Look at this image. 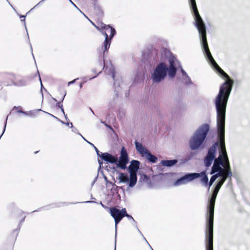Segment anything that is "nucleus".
<instances>
[{"mask_svg": "<svg viewBox=\"0 0 250 250\" xmlns=\"http://www.w3.org/2000/svg\"><path fill=\"white\" fill-rule=\"evenodd\" d=\"M212 67L226 81L220 86L219 93L214 100V104L217 112V135L219 142V156L214 159V162L227 167L228 176H232L230 166L227 155L225 143V124L226 111L228 101L232 90L233 81L217 64L210 63Z\"/></svg>", "mask_w": 250, "mask_h": 250, "instance_id": "obj_1", "label": "nucleus"}, {"mask_svg": "<svg viewBox=\"0 0 250 250\" xmlns=\"http://www.w3.org/2000/svg\"><path fill=\"white\" fill-rule=\"evenodd\" d=\"M195 20V25L199 33L201 45L203 52L209 63H217L209 51L207 39L205 24L198 11L195 0H189Z\"/></svg>", "mask_w": 250, "mask_h": 250, "instance_id": "obj_2", "label": "nucleus"}, {"mask_svg": "<svg viewBox=\"0 0 250 250\" xmlns=\"http://www.w3.org/2000/svg\"><path fill=\"white\" fill-rule=\"evenodd\" d=\"M231 176H228L227 174L226 176L221 177L220 179L217 182L215 186L210 198L208 200L206 216L207 222L206 234H213L214 211L216 198L221 187L227 180V178Z\"/></svg>", "mask_w": 250, "mask_h": 250, "instance_id": "obj_3", "label": "nucleus"}, {"mask_svg": "<svg viewBox=\"0 0 250 250\" xmlns=\"http://www.w3.org/2000/svg\"><path fill=\"white\" fill-rule=\"evenodd\" d=\"M96 27L105 36L103 45L101 48L103 50V56L99 59L100 67L101 69H103L105 68L104 57L110 47L111 40L116 34V30L109 25H106L103 23H101L100 27L96 26Z\"/></svg>", "mask_w": 250, "mask_h": 250, "instance_id": "obj_4", "label": "nucleus"}, {"mask_svg": "<svg viewBox=\"0 0 250 250\" xmlns=\"http://www.w3.org/2000/svg\"><path fill=\"white\" fill-rule=\"evenodd\" d=\"M209 129V125L204 124L193 133L189 140V146L191 150H196L201 147L207 137Z\"/></svg>", "mask_w": 250, "mask_h": 250, "instance_id": "obj_5", "label": "nucleus"}, {"mask_svg": "<svg viewBox=\"0 0 250 250\" xmlns=\"http://www.w3.org/2000/svg\"><path fill=\"white\" fill-rule=\"evenodd\" d=\"M167 75L166 64L161 62L157 65L151 74L153 83H159L164 81Z\"/></svg>", "mask_w": 250, "mask_h": 250, "instance_id": "obj_6", "label": "nucleus"}, {"mask_svg": "<svg viewBox=\"0 0 250 250\" xmlns=\"http://www.w3.org/2000/svg\"><path fill=\"white\" fill-rule=\"evenodd\" d=\"M140 163L137 160L131 161L128 170L129 173V182L128 187L133 188L136 184L137 181V173L139 168Z\"/></svg>", "mask_w": 250, "mask_h": 250, "instance_id": "obj_7", "label": "nucleus"}, {"mask_svg": "<svg viewBox=\"0 0 250 250\" xmlns=\"http://www.w3.org/2000/svg\"><path fill=\"white\" fill-rule=\"evenodd\" d=\"M135 145L137 151L141 154V156L145 157L149 162L155 163L157 162V157L152 155L148 149L144 147L141 143L136 141Z\"/></svg>", "mask_w": 250, "mask_h": 250, "instance_id": "obj_8", "label": "nucleus"}, {"mask_svg": "<svg viewBox=\"0 0 250 250\" xmlns=\"http://www.w3.org/2000/svg\"><path fill=\"white\" fill-rule=\"evenodd\" d=\"M219 146V142L214 143L208 149L207 154L204 160L206 167H210L215 158L217 148Z\"/></svg>", "mask_w": 250, "mask_h": 250, "instance_id": "obj_9", "label": "nucleus"}, {"mask_svg": "<svg viewBox=\"0 0 250 250\" xmlns=\"http://www.w3.org/2000/svg\"><path fill=\"white\" fill-rule=\"evenodd\" d=\"M129 161L128 155L125 147H122L121 151L120 156L119 160L117 158V162L115 164L117 166L122 169H125L126 168V165Z\"/></svg>", "mask_w": 250, "mask_h": 250, "instance_id": "obj_10", "label": "nucleus"}, {"mask_svg": "<svg viewBox=\"0 0 250 250\" xmlns=\"http://www.w3.org/2000/svg\"><path fill=\"white\" fill-rule=\"evenodd\" d=\"M169 67H167L166 65L167 74L169 78L173 79L176 75L177 67H178V65L179 64V62L176 59L171 58L169 59Z\"/></svg>", "mask_w": 250, "mask_h": 250, "instance_id": "obj_11", "label": "nucleus"}, {"mask_svg": "<svg viewBox=\"0 0 250 250\" xmlns=\"http://www.w3.org/2000/svg\"><path fill=\"white\" fill-rule=\"evenodd\" d=\"M110 211L111 215L114 219L115 228L116 229L117 224L125 217V214H126V209L124 208L120 210L116 208H110Z\"/></svg>", "mask_w": 250, "mask_h": 250, "instance_id": "obj_12", "label": "nucleus"}, {"mask_svg": "<svg viewBox=\"0 0 250 250\" xmlns=\"http://www.w3.org/2000/svg\"><path fill=\"white\" fill-rule=\"evenodd\" d=\"M214 173H220L221 177L226 176L227 167H223L222 165L217 163V162H214L210 174H213Z\"/></svg>", "mask_w": 250, "mask_h": 250, "instance_id": "obj_13", "label": "nucleus"}, {"mask_svg": "<svg viewBox=\"0 0 250 250\" xmlns=\"http://www.w3.org/2000/svg\"><path fill=\"white\" fill-rule=\"evenodd\" d=\"M101 158L102 160L111 164H115L117 162V157L106 152L101 153Z\"/></svg>", "mask_w": 250, "mask_h": 250, "instance_id": "obj_14", "label": "nucleus"}, {"mask_svg": "<svg viewBox=\"0 0 250 250\" xmlns=\"http://www.w3.org/2000/svg\"><path fill=\"white\" fill-rule=\"evenodd\" d=\"M206 250H213V234H206Z\"/></svg>", "mask_w": 250, "mask_h": 250, "instance_id": "obj_15", "label": "nucleus"}, {"mask_svg": "<svg viewBox=\"0 0 250 250\" xmlns=\"http://www.w3.org/2000/svg\"><path fill=\"white\" fill-rule=\"evenodd\" d=\"M183 177L184 178L186 182L188 184L193 180L199 178L200 177V174H198V173H188L184 175Z\"/></svg>", "mask_w": 250, "mask_h": 250, "instance_id": "obj_16", "label": "nucleus"}, {"mask_svg": "<svg viewBox=\"0 0 250 250\" xmlns=\"http://www.w3.org/2000/svg\"><path fill=\"white\" fill-rule=\"evenodd\" d=\"M105 71H106V73L108 75H111L112 78L115 81V82H114V85H115V87L116 88V83L117 82H116V81L115 80V69H114V68L111 64L109 67L107 66L105 68Z\"/></svg>", "mask_w": 250, "mask_h": 250, "instance_id": "obj_17", "label": "nucleus"}, {"mask_svg": "<svg viewBox=\"0 0 250 250\" xmlns=\"http://www.w3.org/2000/svg\"><path fill=\"white\" fill-rule=\"evenodd\" d=\"M119 180L120 183L128 184L129 177L127 173L121 172L119 173Z\"/></svg>", "mask_w": 250, "mask_h": 250, "instance_id": "obj_18", "label": "nucleus"}, {"mask_svg": "<svg viewBox=\"0 0 250 250\" xmlns=\"http://www.w3.org/2000/svg\"><path fill=\"white\" fill-rule=\"evenodd\" d=\"M178 162V161L176 159L170 160H162L161 162V164L162 166L167 167H171L175 164H176Z\"/></svg>", "mask_w": 250, "mask_h": 250, "instance_id": "obj_19", "label": "nucleus"}, {"mask_svg": "<svg viewBox=\"0 0 250 250\" xmlns=\"http://www.w3.org/2000/svg\"><path fill=\"white\" fill-rule=\"evenodd\" d=\"M198 173L200 174L199 177H202L201 179V182L203 184L204 186H207L208 185V178L206 174V172L202 171L200 173Z\"/></svg>", "mask_w": 250, "mask_h": 250, "instance_id": "obj_20", "label": "nucleus"}, {"mask_svg": "<svg viewBox=\"0 0 250 250\" xmlns=\"http://www.w3.org/2000/svg\"><path fill=\"white\" fill-rule=\"evenodd\" d=\"M187 183L186 182L183 177H181L180 178L177 179L173 183V186L178 187L182 185H185Z\"/></svg>", "mask_w": 250, "mask_h": 250, "instance_id": "obj_21", "label": "nucleus"}, {"mask_svg": "<svg viewBox=\"0 0 250 250\" xmlns=\"http://www.w3.org/2000/svg\"><path fill=\"white\" fill-rule=\"evenodd\" d=\"M27 83V80L25 78H21L18 80L16 83H14L15 85L19 86H25Z\"/></svg>", "mask_w": 250, "mask_h": 250, "instance_id": "obj_22", "label": "nucleus"}, {"mask_svg": "<svg viewBox=\"0 0 250 250\" xmlns=\"http://www.w3.org/2000/svg\"><path fill=\"white\" fill-rule=\"evenodd\" d=\"M183 81L185 84L187 85H191L193 84L190 78L188 75L184 78Z\"/></svg>", "mask_w": 250, "mask_h": 250, "instance_id": "obj_23", "label": "nucleus"}, {"mask_svg": "<svg viewBox=\"0 0 250 250\" xmlns=\"http://www.w3.org/2000/svg\"><path fill=\"white\" fill-rule=\"evenodd\" d=\"M212 176L211 177L210 179V181L213 183L214 182V181L218 178L220 177V173H214L213 174H212Z\"/></svg>", "mask_w": 250, "mask_h": 250, "instance_id": "obj_24", "label": "nucleus"}, {"mask_svg": "<svg viewBox=\"0 0 250 250\" xmlns=\"http://www.w3.org/2000/svg\"><path fill=\"white\" fill-rule=\"evenodd\" d=\"M132 225L134 226L137 229V230L138 231V232H139V233L142 236V237H143V239L146 241V239L145 238V237L144 236V235H143V234L142 233V232H141V231L139 230V229H138V228L137 227V222L135 221V220H134L133 221H132Z\"/></svg>", "mask_w": 250, "mask_h": 250, "instance_id": "obj_25", "label": "nucleus"}, {"mask_svg": "<svg viewBox=\"0 0 250 250\" xmlns=\"http://www.w3.org/2000/svg\"><path fill=\"white\" fill-rule=\"evenodd\" d=\"M178 67H180L181 68V72L182 73V75L186 77V76H188V74L187 73H186V72L183 69L182 66L181 65L180 63H179V64L178 65Z\"/></svg>", "mask_w": 250, "mask_h": 250, "instance_id": "obj_26", "label": "nucleus"}, {"mask_svg": "<svg viewBox=\"0 0 250 250\" xmlns=\"http://www.w3.org/2000/svg\"><path fill=\"white\" fill-rule=\"evenodd\" d=\"M20 18L21 19V21H24V24L26 31L27 32V29L26 28V24H25V16H21Z\"/></svg>", "mask_w": 250, "mask_h": 250, "instance_id": "obj_27", "label": "nucleus"}, {"mask_svg": "<svg viewBox=\"0 0 250 250\" xmlns=\"http://www.w3.org/2000/svg\"><path fill=\"white\" fill-rule=\"evenodd\" d=\"M39 111H41V109H39L37 111H30L31 113L29 114L28 116H30L31 117L34 116L36 115V113Z\"/></svg>", "mask_w": 250, "mask_h": 250, "instance_id": "obj_28", "label": "nucleus"}, {"mask_svg": "<svg viewBox=\"0 0 250 250\" xmlns=\"http://www.w3.org/2000/svg\"><path fill=\"white\" fill-rule=\"evenodd\" d=\"M125 216L129 220H130L132 221L134 220V218L132 217V216H131L130 215L127 214L126 212V214L125 213Z\"/></svg>", "mask_w": 250, "mask_h": 250, "instance_id": "obj_29", "label": "nucleus"}, {"mask_svg": "<svg viewBox=\"0 0 250 250\" xmlns=\"http://www.w3.org/2000/svg\"><path fill=\"white\" fill-rule=\"evenodd\" d=\"M94 148H95L97 156L99 157H101L102 153L98 149V148L94 146Z\"/></svg>", "mask_w": 250, "mask_h": 250, "instance_id": "obj_30", "label": "nucleus"}, {"mask_svg": "<svg viewBox=\"0 0 250 250\" xmlns=\"http://www.w3.org/2000/svg\"><path fill=\"white\" fill-rule=\"evenodd\" d=\"M66 125L71 128H73V124L72 123H70V122H67V123L65 124Z\"/></svg>", "mask_w": 250, "mask_h": 250, "instance_id": "obj_31", "label": "nucleus"}, {"mask_svg": "<svg viewBox=\"0 0 250 250\" xmlns=\"http://www.w3.org/2000/svg\"><path fill=\"white\" fill-rule=\"evenodd\" d=\"M56 106L59 107L60 109L63 107L62 104H61V102H59L57 104Z\"/></svg>", "mask_w": 250, "mask_h": 250, "instance_id": "obj_32", "label": "nucleus"}, {"mask_svg": "<svg viewBox=\"0 0 250 250\" xmlns=\"http://www.w3.org/2000/svg\"><path fill=\"white\" fill-rule=\"evenodd\" d=\"M78 79L77 78V79H74V80H73V81H70V82H68V84H68V86H69L70 84L74 83L75 82V81H76L77 80H78Z\"/></svg>", "mask_w": 250, "mask_h": 250, "instance_id": "obj_33", "label": "nucleus"}, {"mask_svg": "<svg viewBox=\"0 0 250 250\" xmlns=\"http://www.w3.org/2000/svg\"><path fill=\"white\" fill-rule=\"evenodd\" d=\"M31 113V111H29V112H25V111H22V114L26 115V116H28V115L29 114H30Z\"/></svg>", "mask_w": 250, "mask_h": 250, "instance_id": "obj_34", "label": "nucleus"}, {"mask_svg": "<svg viewBox=\"0 0 250 250\" xmlns=\"http://www.w3.org/2000/svg\"><path fill=\"white\" fill-rule=\"evenodd\" d=\"M213 182H211L210 180H209V182H208V189H209V188L212 186V185L213 184ZM209 190V189H208Z\"/></svg>", "mask_w": 250, "mask_h": 250, "instance_id": "obj_35", "label": "nucleus"}, {"mask_svg": "<svg viewBox=\"0 0 250 250\" xmlns=\"http://www.w3.org/2000/svg\"><path fill=\"white\" fill-rule=\"evenodd\" d=\"M61 109V111L63 113V114H64V116H65V119L66 120H67V116L66 115H65V113H64V109L63 108V107Z\"/></svg>", "mask_w": 250, "mask_h": 250, "instance_id": "obj_36", "label": "nucleus"}, {"mask_svg": "<svg viewBox=\"0 0 250 250\" xmlns=\"http://www.w3.org/2000/svg\"><path fill=\"white\" fill-rule=\"evenodd\" d=\"M17 108H18V109H18V112L19 113H22V111H23L21 109V107H17Z\"/></svg>", "mask_w": 250, "mask_h": 250, "instance_id": "obj_37", "label": "nucleus"}, {"mask_svg": "<svg viewBox=\"0 0 250 250\" xmlns=\"http://www.w3.org/2000/svg\"><path fill=\"white\" fill-rule=\"evenodd\" d=\"M72 131L73 132H75V133H77V132H78V129H77V128H73V127Z\"/></svg>", "mask_w": 250, "mask_h": 250, "instance_id": "obj_38", "label": "nucleus"}, {"mask_svg": "<svg viewBox=\"0 0 250 250\" xmlns=\"http://www.w3.org/2000/svg\"><path fill=\"white\" fill-rule=\"evenodd\" d=\"M39 79L41 82V91H42V88H43V85L42 84V80L41 77L39 76Z\"/></svg>", "mask_w": 250, "mask_h": 250, "instance_id": "obj_39", "label": "nucleus"}, {"mask_svg": "<svg viewBox=\"0 0 250 250\" xmlns=\"http://www.w3.org/2000/svg\"><path fill=\"white\" fill-rule=\"evenodd\" d=\"M65 95H66V92L65 93V94H64V96H63L62 98L61 99V103L63 101Z\"/></svg>", "mask_w": 250, "mask_h": 250, "instance_id": "obj_40", "label": "nucleus"}, {"mask_svg": "<svg viewBox=\"0 0 250 250\" xmlns=\"http://www.w3.org/2000/svg\"><path fill=\"white\" fill-rule=\"evenodd\" d=\"M83 83H85L87 81V79L86 77H83Z\"/></svg>", "mask_w": 250, "mask_h": 250, "instance_id": "obj_41", "label": "nucleus"}, {"mask_svg": "<svg viewBox=\"0 0 250 250\" xmlns=\"http://www.w3.org/2000/svg\"><path fill=\"white\" fill-rule=\"evenodd\" d=\"M69 0V1H70V2H71L73 5H74V6H75L77 8H78V7L76 6V5H75V4L73 2H72V0Z\"/></svg>", "mask_w": 250, "mask_h": 250, "instance_id": "obj_42", "label": "nucleus"}, {"mask_svg": "<svg viewBox=\"0 0 250 250\" xmlns=\"http://www.w3.org/2000/svg\"><path fill=\"white\" fill-rule=\"evenodd\" d=\"M98 162L100 165V167H101L103 165V163L101 161H100L99 160H98Z\"/></svg>", "mask_w": 250, "mask_h": 250, "instance_id": "obj_43", "label": "nucleus"}, {"mask_svg": "<svg viewBox=\"0 0 250 250\" xmlns=\"http://www.w3.org/2000/svg\"><path fill=\"white\" fill-rule=\"evenodd\" d=\"M44 0H42L41 1H40L34 7H36L37 6H38L39 4H40L41 2H43Z\"/></svg>", "mask_w": 250, "mask_h": 250, "instance_id": "obj_44", "label": "nucleus"}, {"mask_svg": "<svg viewBox=\"0 0 250 250\" xmlns=\"http://www.w3.org/2000/svg\"><path fill=\"white\" fill-rule=\"evenodd\" d=\"M83 83H84L83 82V83H81L80 84V88H82Z\"/></svg>", "mask_w": 250, "mask_h": 250, "instance_id": "obj_45", "label": "nucleus"}, {"mask_svg": "<svg viewBox=\"0 0 250 250\" xmlns=\"http://www.w3.org/2000/svg\"><path fill=\"white\" fill-rule=\"evenodd\" d=\"M82 138L83 140H84L85 141H86V140L84 138V137H83L80 133H78Z\"/></svg>", "mask_w": 250, "mask_h": 250, "instance_id": "obj_46", "label": "nucleus"}, {"mask_svg": "<svg viewBox=\"0 0 250 250\" xmlns=\"http://www.w3.org/2000/svg\"><path fill=\"white\" fill-rule=\"evenodd\" d=\"M149 246V247H150L151 250H153V249L151 248V247L150 246V245L149 244V243H148V242L147 241V240H146V241H145Z\"/></svg>", "mask_w": 250, "mask_h": 250, "instance_id": "obj_47", "label": "nucleus"}, {"mask_svg": "<svg viewBox=\"0 0 250 250\" xmlns=\"http://www.w3.org/2000/svg\"><path fill=\"white\" fill-rule=\"evenodd\" d=\"M92 202H93L90 201H88L84 202L83 203H92Z\"/></svg>", "mask_w": 250, "mask_h": 250, "instance_id": "obj_48", "label": "nucleus"}, {"mask_svg": "<svg viewBox=\"0 0 250 250\" xmlns=\"http://www.w3.org/2000/svg\"><path fill=\"white\" fill-rule=\"evenodd\" d=\"M46 113H47V114H49L50 115L52 116V117H54V118H56V117H55L53 115L51 114H49V113H48L47 112H46ZM57 119H58V118H57Z\"/></svg>", "mask_w": 250, "mask_h": 250, "instance_id": "obj_49", "label": "nucleus"}, {"mask_svg": "<svg viewBox=\"0 0 250 250\" xmlns=\"http://www.w3.org/2000/svg\"><path fill=\"white\" fill-rule=\"evenodd\" d=\"M161 50H162V51H167V50H166V49H165V48H162V49H161Z\"/></svg>", "mask_w": 250, "mask_h": 250, "instance_id": "obj_50", "label": "nucleus"}, {"mask_svg": "<svg viewBox=\"0 0 250 250\" xmlns=\"http://www.w3.org/2000/svg\"><path fill=\"white\" fill-rule=\"evenodd\" d=\"M89 145H91V146H92L93 147H94V146H95L91 143H90V144H89Z\"/></svg>", "mask_w": 250, "mask_h": 250, "instance_id": "obj_51", "label": "nucleus"}, {"mask_svg": "<svg viewBox=\"0 0 250 250\" xmlns=\"http://www.w3.org/2000/svg\"><path fill=\"white\" fill-rule=\"evenodd\" d=\"M96 77H97V76H94V77H92V78H89V80H91V79H94V78H96Z\"/></svg>", "mask_w": 250, "mask_h": 250, "instance_id": "obj_52", "label": "nucleus"}, {"mask_svg": "<svg viewBox=\"0 0 250 250\" xmlns=\"http://www.w3.org/2000/svg\"><path fill=\"white\" fill-rule=\"evenodd\" d=\"M90 110H91V111L92 112V113L94 115V111L91 109H90Z\"/></svg>", "mask_w": 250, "mask_h": 250, "instance_id": "obj_53", "label": "nucleus"}, {"mask_svg": "<svg viewBox=\"0 0 250 250\" xmlns=\"http://www.w3.org/2000/svg\"><path fill=\"white\" fill-rule=\"evenodd\" d=\"M116 240L115 239V245H116ZM114 250H116V246H115Z\"/></svg>", "mask_w": 250, "mask_h": 250, "instance_id": "obj_54", "label": "nucleus"}, {"mask_svg": "<svg viewBox=\"0 0 250 250\" xmlns=\"http://www.w3.org/2000/svg\"><path fill=\"white\" fill-rule=\"evenodd\" d=\"M53 100L54 101H55V102H56V101H57V100H56V99L54 98H53Z\"/></svg>", "mask_w": 250, "mask_h": 250, "instance_id": "obj_55", "label": "nucleus"}, {"mask_svg": "<svg viewBox=\"0 0 250 250\" xmlns=\"http://www.w3.org/2000/svg\"><path fill=\"white\" fill-rule=\"evenodd\" d=\"M101 123H103V124H104L105 125H106V124H105V123H104V122H101Z\"/></svg>", "mask_w": 250, "mask_h": 250, "instance_id": "obj_56", "label": "nucleus"}, {"mask_svg": "<svg viewBox=\"0 0 250 250\" xmlns=\"http://www.w3.org/2000/svg\"><path fill=\"white\" fill-rule=\"evenodd\" d=\"M101 72H102V71H101H101H100L99 72V73H98L97 75H98L100 73H101Z\"/></svg>", "mask_w": 250, "mask_h": 250, "instance_id": "obj_57", "label": "nucleus"}, {"mask_svg": "<svg viewBox=\"0 0 250 250\" xmlns=\"http://www.w3.org/2000/svg\"><path fill=\"white\" fill-rule=\"evenodd\" d=\"M85 141H86L88 144H90V142H88V141L86 140Z\"/></svg>", "mask_w": 250, "mask_h": 250, "instance_id": "obj_58", "label": "nucleus"}, {"mask_svg": "<svg viewBox=\"0 0 250 250\" xmlns=\"http://www.w3.org/2000/svg\"><path fill=\"white\" fill-rule=\"evenodd\" d=\"M101 205L102 206V207H104V205L102 204V202H101Z\"/></svg>", "mask_w": 250, "mask_h": 250, "instance_id": "obj_59", "label": "nucleus"}, {"mask_svg": "<svg viewBox=\"0 0 250 250\" xmlns=\"http://www.w3.org/2000/svg\"><path fill=\"white\" fill-rule=\"evenodd\" d=\"M24 218H25V217H24V218L22 219V220H21V222L24 221Z\"/></svg>", "mask_w": 250, "mask_h": 250, "instance_id": "obj_60", "label": "nucleus"}]
</instances>
